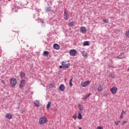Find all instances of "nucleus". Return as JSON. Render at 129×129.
<instances>
[{
    "label": "nucleus",
    "instance_id": "1",
    "mask_svg": "<svg viewBox=\"0 0 129 129\" xmlns=\"http://www.w3.org/2000/svg\"><path fill=\"white\" fill-rule=\"evenodd\" d=\"M47 122H48V119H47L45 116L41 117L38 121L39 124H45V123H47Z\"/></svg>",
    "mask_w": 129,
    "mask_h": 129
},
{
    "label": "nucleus",
    "instance_id": "2",
    "mask_svg": "<svg viewBox=\"0 0 129 129\" xmlns=\"http://www.w3.org/2000/svg\"><path fill=\"white\" fill-rule=\"evenodd\" d=\"M10 83L12 87H15V86H16V85L17 84V80H16V79L14 78H12L11 79Z\"/></svg>",
    "mask_w": 129,
    "mask_h": 129
},
{
    "label": "nucleus",
    "instance_id": "3",
    "mask_svg": "<svg viewBox=\"0 0 129 129\" xmlns=\"http://www.w3.org/2000/svg\"><path fill=\"white\" fill-rule=\"evenodd\" d=\"M110 91H111L112 94H115L116 92H117V88L115 86H113L110 89Z\"/></svg>",
    "mask_w": 129,
    "mask_h": 129
},
{
    "label": "nucleus",
    "instance_id": "4",
    "mask_svg": "<svg viewBox=\"0 0 129 129\" xmlns=\"http://www.w3.org/2000/svg\"><path fill=\"white\" fill-rule=\"evenodd\" d=\"M69 53L71 56H74L77 54V51L75 49H71Z\"/></svg>",
    "mask_w": 129,
    "mask_h": 129
},
{
    "label": "nucleus",
    "instance_id": "5",
    "mask_svg": "<svg viewBox=\"0 0 129 129\" xmlns=\"http://www.w3.org/2000/svg\"><path fill=\"white\" fill-rule=\"evenodd\" d=\"M90 84V81H88L84 82H82L81 85L82 87H86L87 85H89Z\"/></svg>",
    "mask_w": 129,
    "mask_h": 129
},
{
    "label": "nucleus",
    "instance_id": "6",
    "mask_svg": "<svg viewBox=\"0 0 129 129\" xmlns=\"http://www.w3.org/2000/svg\"><path fill=\"white\" fill-rule=\"evenodd\" d=\"M80 32L82 33V34H85L86 32H87V29L85 27H80Z\"/></svg>",
    "mask_w": 129,
    "mask_h": 129
},
{
    "label": "nucleus",
    "instance_id": "7",
    "mask_svg": "<svg viewBox=\"0 0 129 129\" xmlns=\"http://www.w3.org/2000/svg\"><path fill=\"white\" fill-rule=\"evenodd\" d=\"M62 68H69L70 67V63H66L65 61H63L62 63Z\"/></svg>",
    "mask_w": 129,
    "mask_h": 129
},
{
    "label": "nucleus",
    "instance_id": "8",
    "mask_svg": "<svg viewBox=\"0 0 129 129\" xmlns=\"http://www.w3.org/2000/svg\"><path fill=\"white\" fill-rule=\"evenodd\" d=\"M63 18L64 20H68V18H69V15H68V14H67V12L64 11V16Z\"/></svg>",
    "mask_w": 129,
    "mask_h": 129
},
{
    "label": "nucleus",
    "instance_id": "9",
    "mask_svg": "<svg viewBox=\"0 0 129 129\" xmlns=\"http://www.w3.org/2000/svg\"><path fill=\"white\" fill-rule=\"evenodd\" d=\"M59 88L60 91H64L65 90V86H64V84H61L59 86Z\"/></svg>",
    "mask_w": 129,
    "mask_h": 129
},
{
    "label": "nucleus",
    "instance_id": "10",
    "mask_svg": "<svg viewBox=\"0 0 129 129\" xmlns=\"http://www.w3.org/2000/svg\"><path fill=\"white\" fill-rule=\"evenodd\" d=\"M6 118H8V119H11V118H13V115L10 113H7L6 115Z\"/></svg>",
    "mask_w": 129,
    "mask_h": 129
},
{
    "label": "nucleus",
    "instance_id": "11",
    "mask_svg": "<svg viewBox=\"0 0 129 129\" xmlns=\"http://www.w3.org/2000/svg\"><path fill=\"white\" fill-rule=\"evenodd\" d=\"M25 83H26V81L25 80H23L21 81L20 84V87L22 88V87H24V86L25 85Z\"/></svg>",
    "mask_w": 129,
    "mask_h": 129
},
{
    "label": "nucleus",
    "instance_id": "12",
    "mask_svg": "<svg viewBox=\"0 0 129 129\" xmlns=\"http://www.w3.org/2000/svg\"><path fill=\"white\" fill-rule=\"evenodd\" d=\"M34 105L36 106V107H39V106H40V101L38 100H35L34 102Z\"/></svg>",
    "mask_w": 129,
    "mask_h": 129
},
{
    "label": "nucleus",
    "instance_id": "13",
    "mask_svg": "<svg viewBox=\"0 0 129 129\" xmlns=\"http://www.w3.org/2000/svg\"><path fill=\"white\" fill-rule=\"evenodd\" d=\"M53 48L55 50H59V49H60V46H59V45H58L57 44H54L53 45Z\"/></svg>",
    "mask_w": 129,
    "mask_h": 129
},
{
    "label": "nucleus",
    "instance_id": "14",
    "mask_svg": "<svg viewBox=\"0 0 129 129\" xmlns=\"http://www.w3.org/2000/svg\"><path fill=\"white\" fill-rule=\"evenodd\" d=\"M51 106V102H48V104L46 105V109L49 110L50 109V107Z\"/></svg>",
    "mask_w": 129,
    "mask_h": 129
},
{
    "label": "nucleus",
    "instance_id": "15",
    "mask_svg": "<svg viewBox=\"0 0 129 129\" xmlns=\"http://www.w3.org/2000/svg\"><path fill=\"white\" fill-rule=\"evenodd\" d=\"M82 54L83 57H87V52H86V51H82Z\"/></svg>",
    "mask_w": 129,
    "mask_h": 129
},
{
    "label": "nucleus",
    "instance_id": "16",
    "mask_svg": "<svg viewBox=\"0 0 129 129\" xmlns=\"http://www.w3.org/2000/svg\"><path fill=\"white\" fill-rule=\"evenodd\" d=\"M97 90H98V91H99V92L102 91V90H103V88H102V87L101 86V85H99V86H98V89H97Z\"/></svg>",
    "mask_w": 129,
    "mask_h": 129
},
{
    "label": "nucleus",
    "instance_id": "17",
    "mask_svg": "<svg viewBox=\"0 0 129 129\" xmlns=\"http://www.w3.org/2000/svg\"><path fill=\"white\" fill-rule=\"evenodd\" d=\"M78 119H82V115L81 114V112H79L78 116Z\"/></svg>",
    "mask_w": 129,
    "mask_h": 129
},
{
    "label": "nucleus",
    "instance_id": "18",
    "mask_svg": "<svg viewBox=\"0 0 129 129\" xmlns=\"http://www.w3.org/2000/svg\"><path fill=\"white\" fill-rule=\"evenodd\" d=\"M84 46H89V41H85L83 43Z\"/></svg>",
    "mask_w": 129,
    "mask_h": 129
},
{
    "label": "nucleus",
    "instance_id": "19",
    "mask_svg": "<svg viewBox=\"0 0 129 129\" xmlns=\"http://www.w3.org/2000/svg\"><path fill=\"white\" fill-rule=\"evenodd\" d=\"M73 80V78H72V79H71V80L70 81L69 84H70V86L71 87H72V86L73 85V84H72Z\"/></svg>",
    "mask_w": 129,
    "mask_h": 129
},
{
    "label": "nucleus",
    "instance_id": "20",
    "mask_svg": "<svg viewBox=\"0 0 129 129\" xmlns=\"http://www.w3.org/2000/svg\"><path fill=\"white\" fill-rule=\"evenodd\" d=\"M49 55V52L47 51H44L43 52V56H48Z\"/></svg>",
    "mask_w": 129,
    "mask_h": 129
},
{
    "label": "nucleus",
    "instance_id": "21",
    "mask_svg": "<svg viewBox=\"0 0 129 129\" xmlns=\"http://www.w3.org/2000/svg\"><path fill=\"white\" fill-rule=\"evenodd\" d=\"M75 25V22H70L69 23V26H71V27H74Z\"/></svg>",
    "mask_w": 129,
    "mask_h": 129
},
{
    "label": "nucleus",
    "instance_id": "22",
    "mask_svg": "<svg viewBox=\"0 0 129 129\" xmlns=\"http://www.w3.org/2000/svg\"><path fill=\"white\" fill-rule=\"evenodd\" d=\"M90 95H91V94H89L86 97L83 98L82 99H83L84 100H86V99H87V98H88V97H89Z\"/></svg>",
    "mask_w": 129,
    "mask_h": 129
},
{
    "label": "nucleus",
    "instance_id": "23",
    "mask_svg": "<svg viewBox=\"0 0 129 129\" xmlns=\"http://www.w3.org/2000/svg\"><path fill=\"white\" fill-rule=\"evenodd\" d=\"M20 75L21 77H25V76L26 75V74H25V73L22 72V73H20Z\"/></svg>",
    "mask_w": 129,
    "mask_h": 129
},
{
    "label": "nucleus",
    "instance_id": "24",
    "mask_svg": "<svg viewBox=\"0 0 129 129\" xmlns=\"http://www.w3.org/2000/svg\"><path fill=\"white\" fill-rule=\"evenodd\" d=\"M109 76V77H111V78H112L113 79H114L115 78L114 75H113V74H110Z\"/></svg>",
    "mask_w": 129,
    "mask_h": 129
},
{
    "label": "nucleus",
    "instance_id": "25",
    "mask_svg": "<svg viewBox=\"0 0 129 129\" xmlns=\"http://www.w3.org/2000/svg\"><path fill=\"white\" fill-rule=\"evenodd\" d=\"M119 122H120V121H114V123L116 125H118V124H119Z\"/></svg>",
    "mask_w": 129,
    "mask_h": 129
},
{
    "label": "nucleus",
    "instance_id": "26",
    "mask_svg": "<svg viewBox=\"0 0 129 129\" xmlns=\"http://www.w3.org/2000/svg\"><path fill=\"white\" fill-rule=\"evenodd\" d=\"M125 36H126V37H128L129 36V31H126L125 32Z\"/></svg>",
    "mask_w": 129,
    "mask_h": 129
},
{
    "label": "nucleus",
    "instance_id": "27",
    "mask_svg": "<svg viewBox=\"0 0 129 129\" xmlns=\"http://www.w3.org/2000/svg\"><path fill=\"white\" fill-rule=\"evenodd\" d=\"M103 23H108V22H109V20H108V19L107 20H103Z\"/></svg>",
    "mask_w": 129,
    "mask_h": 129
},
{
    "label": "nucleus",
    "instance_id": "28",
    "mask_svg": "<svg viewBox=\"0 0 129 129\" xmlns=\"http://www.w3.org/2000/svg\"><path fill=\"white\" fill-rule=\"evenodd\" d=\"M126 123H127V121H123L122 122V125H123V124H125Z\"/></svg>",
    "mask_w": 129,
    "mask_h": 129
},
{
    "label": "nucleus",
    "instance_id": "29",
    "mask_svg": "<svg viewBox=\"0 0 129 129\" xmlns=\"http://www.w3.org/2000/svg\"><path fill=\"white\" fill-rule=\"evenodd\" d=\"M50 87H51V88H53L55 87V85L54 84H51Z\"/></svg>",
    "mask_w": 129,
    "mask_h": 129
},
{
    "label": "nucleus",
    "instance_id": "30",
    "mask_svg": "<svg viewBox=\"0 0 129 129\" xmlns=\"http://www.w3.org/2000/svg\"><path fill=\"white\" fill-rule=\"evenodd\" d=\"M73 118H74V119H76L77 118V116L74 115L73 116Z\"/></svg>",
    "mask_w": 129,
    "mask_h": 129
},
{
    "label": "nucleus",
    "instance_id": "31",
    "mask_svg": "<svg viewBox=\"0 0 129 129\" xmlns=\"http://www.w3.org/2000/svg\"><path fill=\"white\" fill-rule=\"evenodd\" d=\"M96 129H103V127H102L101 126H98L97 127V128Z\"/></svg>",
    "mask_w": 129,
    "mask_h": 129
},
{
    "label": "nucleus",
    "instance_id": "32",
    "mask_svg": "<svg viewBox=\"0 0 129 129\" xmlns=\"http://www.w3.org/2000/svg\"><path fill=\"white\" fill-rule=\"evenodd\" d=\"M47 12H51V9L50 8H48L47 10H46Z\"/></svg>",
    "mask_w": 129,
    "mask_h": 129
},
{
    "label": "nucleus",
    "instance_id": "33",
    "mask_svg": "<svg viewBox=\"0 0 129 129\" xmlns=\"http://www.w3.org/2000/svg\"><path fill=\"white\" fill-rule=\"evenodd\" d=\"M122 113H121V115L120 116V118H122Z\"/></svg>",
    "mask_w": 129,
    "mask_h": 129
},
{
    "label": "nucleus",
    "instance_id": "34",
    "mask_svg": "<svg viewBox=\"0 0 129 129\" xmlns=\"http://www.w3.org/2000/svg\"><path fill=\"white\" fill-rule=\"evenodd\" d=\"M79 107H80V110H82V109L81 108V105H79Z\"/></svg>",
    "mask_w": 129,
    "mask_h": 129
},
{
    "label": "nucleus",
    "instance_id": "35",
    "mask_svg": "<svg viewBox=\"0 0 129 129\" xmlns=\"http://www.w3.org/2000/svg\"><path fill=\"white\" fill-rule=\"evenodd\" d=\"M110 68H114L113 66H109Z\"/></svg>",
    "mask_w": 129,
    "mask_h": 129
},
{
    "label": "nucleus",
    "instance_id": "36",
    "mask_svg": "<svg viewBox=\"0 0 129 129\" xmlns=\"http://www.w3.org/2000/svg\"><path fill=\"white\" fill-rule=\"evenodd\" d=\"M2 83H3V84H5V81H4V80L2 81Z\"/></svg>",
    "mask_w": 129,
    "mask_h": 129
},
{
    "label": "nucleus",
    "instance_id": "37",
    "mask_svg": "<svg viewBox=\"0 0 129 129\" xmlns=\"http://www.w3.org/2000/svg\"><path fill=\"white\" fill-rule=\"evenodd\" d=\"M59 68H63V66H59Z\"/></svg>",
    "mask_w": 129,
    "mask_h": 129
},
{
    "label": "nucleus",
    "instance_id": "38",
    "mask_svg": "<svg viewBox=\"0 0 129 129\" xmlns=\"http://www.w3.org/2000/svg\"><path fill=\"white\" fill-rule=\"evenodd\" d=\"M123 112H124V111H123V109L122 110V112L121 113H122V114H123Z\"/></svg>",
    "mask_w": 129,
    "mask_h": 129
},
{
    "label": "nucleus",
    "instance_id": "39",
    "mask_svg": "<svg viewBox=\"0 0 129 129\" xmlns=\"http://www.w3.org/2000/svg\"><path fill=\"white\" fill-rule=\"evenodd\" d=\"M79 129H82V127H79Z\"/></svg>",
    "mask_w": 129,
    "mask_h": 129
},
{
    "label": "nucleus",
    "instance_id": "40",
    "mask_svg": "<svg viewBox=\"0 0 129 129\" xmlns=\"http://www.w3.org/2000/svg\"><path fill=\"white\" fill-rule=\"evenodd\" d=\"M66 80H67V79L65 78L64 81H66Z\"/></svg>",
    "mask_w": 129,
    "mask_h": 129
}]
</instances>
